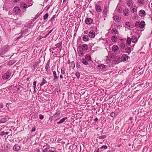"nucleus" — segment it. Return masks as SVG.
Here are the masks:
<instances>
[{
    "instance_id": "obj_12",
    "label": "nucleus",
    "mask_w": 152,
    "mask_h": 152,
    "mask_svg": "<svg viewBox=\"0 0 152 152\" xmlns=\"http://www.w3.org/2000/svg\"><path fill=\"white\" fill-rule=\"evenodd\" d=\"M20 149V147L17 144H16L13 147L14 150L18 151Z\"/></svg>"
},
{
    "instance_id": "obj_22",
    "label": "nucleus",
    "mask_w": 152,
    "mask_h": 152,
    "mask_svg": "<svg viewBox=\"0 0 152 152\" xmlns=\"http://www.w3.org/2000/svg\"><path fill=\"white\" fill-rule=\"evenodd\" d=\"M84 58L86 59V61H87L88 62L91 61V60L90 55L89 54H86Z\"/></svg>"
},
{
    "instance_id": "obj_51",
    "label": "nucleus",
    "mask_w": 152,
    "mask_h": 152,
    "mask_svg": "<svg viewBox=\"0 0 152 152\" xmlns=\"http://www.w3.org/2000/svg\"><path fill=\"white\" fill-rule=\"evenodd\" d=\"M39 16L37 15L32 20V21H34L36 19H37L38 17H39Z\"/></svg>"
},
{
    "instance_id": "obj_59",
    "label": "nucleus",
    "mask_w": 152,
    "mask_h": 152,
    "mask_svg": "<svg viewBox=\"0 0 152 152\" xmlns=\"http://www.w3.org/2000/svg\"><path fill=\"white\" fill-rule=\"evenodd\" d=\"M25 33H27L28 32V29H26V30L25 29Z\"/></svg>"
},
{
    "instance_id": "obj_53",
    "label": "nucleus",
    "mask_w": 152,
    "mask_h": 152,
    "mask_svg": "<svg viewBox=\"0 0 152 152\" xmlns=\"http://www.w3.org/2000/svg\"><path fill=\"white\" fill-rule=\"evenodd\" d=\"M133 119V118L132 117H130L129 119V120H128V122H129V121H132V120ZM131 123H132V121H131L130 122Z\"/></svg>"
},
{
    "instance_id": "obj_9",
    "label": "nucleus",
    "mask_w": 152,
    "mask_h": 152,
    "mask_svg": "<svg viewBox=\"0 0 152 152\" xmlns=\"http://www.w3.org/2000/svg\"><path fill=\"white\" fill-rule=\"evenodd\" d=\"M95 8L96 11L98 12H102V9L101 8V6L99 4H96L95 5Z\"/></svg>"
},
{
    "instance_id": "obj_25",
    "label": "nucleus",
    "mask_w": 152,
    "mask_h": 152,
    "mask_svg": "<svg viewBox=\"0 0 152 152\" xmlns=\"http://www.w3.org/2000/svg\"><path fill=\"white\" fill-rule=\"evenodd\" d=\"M85 53L84 52L79 50L78 54L80 57H82L83 56Z\"/></svg>"
},
{
    "instance_id": "obj_15",
    "label": "nucleus",
    "mask_w": 152,
    "mask_h": 152,
    "mask_svg": "<svg viewBox=\"0 0 152 152\" xmlns=\"http://www.w3.org/2000/svg\"><path fill=\"white\" fill-rule=\"evenodd\" d=\"M32 22V21L28 22L27 23L26 26L28 28H32L34 26V25H31L33 23Z\"/></svg>"
},
{
    "instance_id": "obj_20",
    "label": "nucleus",
    "mask_w": 152,
    "mask_h": 152,
    "mask_svg": "<svg viewBox=\"0 0 152 152\" xmlns=\"http://www.w3.org/2000/svg\"><path fill=\"white\" fill-rule=\"evenodd\" d=\"M53 80L55 81L57 80L58 78V77L57 76L56 72L55 71H53Z\"/></svg>"
},
{
    "instance_id": "obj_45",
    "label": "nucleus",
    "mask_w": 152,
    "mask_h": 152,
    "mask_svg": "<svg viewBox=\"0 0 152 152\" xmlns=\"http://www.w3.org/2000/svg\"><path fill=\"white\" fill-rule=\"evenodd\" d=\"M30 6V5H28L26 4H24L22 6V7L24 8H27Z\"/></svg>"
},
{
    "instance_id": "obj_28",
    "label": "nucleus",
    "mask_w": 152,
    "mask_h": 152,
    "mask_svg": "<svg viewBox=\"0 0 152 152\" xmlns=\"http://www.w3.org/2000/svg\"><path fill=\"white\" fill-rule=\"evenodd\" d=\"M107 11V6L106 5H105L104 6V10L103 11V14L106 15Z\"/></svg>"
},
{
    "instance_id": "obj_58",
    "label": "nucleus",
    "mask_w": 152,
    "mask_h": 152,
    "mask_svg": "<svg viewBox=\"0 0 152 152\" xmlns=\"http://www.w3.org/2000/svg\"><path fill=\"white\" fill-rule=\"evenodd\" d=\"M50 6H47L46 7L47 8V10H48L50 8Z\"/></svg>"
},
{
    "instance_id": "obj_50",
    "label": "nucleus",
    "mask_w": 152,
    "mask_h": 152,
    "mask_svg": "<svg viewBox=\"0 0 152 152\" xmlns=\"http://www.w3.org/2000/svg\"><path fill=\"white\" fill-rule=\"evenodd\" d=\"M37 84V82L36 81H34L33 83V85L34 86V87L35 88L36 87V85Z\"/></svg>"
},
{
    "instance_id": "obj_40",
    "label": "nucleus",
    "mask_w": 152,
    "mask_h": 152,
    "mask_svg": "<svg viewBox=\"0 0 152 152\" xmlns=\"http://www.w3.org/2000/svg\"><path fill=\"white\" fill-rule=\"evenodd\" d=\"M56 17V15H53L52 17L51 18V19L50 20H49L48 22L49 23L51 21H53L54 20V18Z\"/></svg>"
},
{
    "instance_id": "obj_62",
    "label": "nucleus",
    "mask_w": 152,
    "mask_h": 152,
    "mask_svg": "<svg viewBox=\"0 0 152 152\" xmlns=\"http://www.w3.org/2000/svg\"><path fill=\"white\" fill-rule=\"evenodd\" d=\"M49 35H48V34H47L46 35H45L44 37V38H45L46 37H47Z\"/></svg>"
},
{
    "instance_id": "obj_55",
    "label": "nucleus",
    "mask_w": 152,
    "mask_h": 152,
    "mask_svg": "<svg viewBox=\"0 0 152 152\" xmlns=\"http://www.w3.org/2000/svg\"><path fill=\"white\" fill-rule=\"evenodd\" d=\"M99 148L96 149H95L94 152H99Z\"/></svg>"
},
{
    "instance_id": "obj_29",
    "label": "nucleus",
    "mask_w": 152,
    "mask_h": 152,
    "mask_svg": "<svg viewBox=\"0 0 152 152\" xmlns=\"http://www.w3.org/2000/svg\"><path fill=\"white\" fill-rule=\"evenodd\" d=\"M112 33L113 34H118V32L116 29L115 28H113L112 30Z\"/></svg>"
},
{
    "instance_id": "obj_61",
    "label": "nucleus",
    "mask_w": 152,
    "mask_h": 152,
    "mask_svg": "<svg viewBox=\"0 0 152 152\" xmlns=\"http://www.w3.org/2000/svg\"><path fill=\"white\" fill-rule=\"evenodd\" d=\"M21 37V36H19V37H17L16 38V39L17 40H18V39H20Z\"/></svg>"
},
{
    "instance_id": "obj_27",
    "label": "nucleus",
    "mask_w": 152,
    "mask_h": 152,
    "mask_svg": "<svg viewBox=\"0 0 152 152\" xmlns=\"http://www.w3.org/2000/svg\"><path fill=\"white\" fill-rule=\"evenodd\" d=\"M69 67L72 69H74L75 67V64L74 61H72L69 65Z\"/></svg>"
},
{
    "instance_id": "obj_5",
    "label": "nucleus",
    "mask_w": 152,
    "mask_h": 152,
    "mask_svg": "<svg viewBox=\"0 0 152 152\" xmlns=\"http://www.w3.org/2000/svg\"><path fill=\"white\" fill-rule=\"evenodd\" d=\"M106 66L104 64H101L98 65L97 66V69L99 70L100 71H106Z\"/></svg>"
},
{
    "instance_id": "obj_46",
    "label": "nucleus",
    "mask_w": 152,
    "mask_h": 152,
    "mask_svg": "<svg viewBox=\"0 0 152 152\" xmlns=\"http://www.w3.org/2000/svg\"><path fill=\"white\" fill-rule=\"evenodd\" d=\"M107 148V147L106 145H104L102 146L100 148L101 149H106Z\"/></svg>"
},
{
    "instance_id": "obj_21",
    "label": "nucleus",
    "mask_w": 152,
    "mask_h": 152,
    "mask_svg": "<svg viewBox=\"0 0 152 152\" xmlns=\"http://www.w3.org/2000/svg\"><path fill=\"white\" fill-rule=\"evenodd\" d=\"M113 19L116 22H118L120 20V18L119 17V15H115L114 16Z\"/></svg>"
},
{
    "instance_id": "obj_13",
    "label": "nucleus",
    "mask_w": 152,
    "mask_h": 152,
    "mask_svg": "<svg viewBox=\"0 0 152 152\" xmlns=\"http://www.w3.org/2000/svg\"><path fill=\"white\" fill-rule=\"evenodd\" d=\"M11 75V72L10 70L8 71L5 74V79H8L10 76Z\"/></svg>"
},
{
    "instance_id": "obj_31",
    "label": "nucleus",
    "mask_w": 152,
    "mask_h": 152,
    "mask_svg": "<svg viewBox=\"0 0 152 152\" xmlns=\"http://www.w3.org/2000/svg\"><path fill=\"white\" fill-rule=\"evenodd\" d=\"M83 39L84 41H88V37L87 35H84L83 37Z\"/></svg>"
},
{
    "instance_id": "obj_14",
    "label": "nucleus",
    "mask_w": 152,
    "mask_h": 152,
    "mask_svg": "<svg viewBox=\"0 0 152 152\" xmlns=\"http://www.w3.org/2000/svg\"><path fill=\"white\" fill-rule=\"evenodd\" d=\"M139 15L140 16L143 17L145 15L146 13L144 10H140L139 12Z\"/></svg>"
},
{
    "instance_id": "obj_1",
    "label": "nucleus",
    "mask_w": 152,
    "mask_h": 152,
    "mask_svg": "<svg viewBox=\"0 0 152 152\" xmlns=\"http://www.w3.org/2000/svg\"><path fill=\"white\" fill-rule=\"evenodd\" d=\"M120 58H115L111 56H107V59L106 60V62L107 64L112 62L113 64H118L119 63L121 62Z\"/></svg>"
},
{
    "instance_id": "obj_37",
    "label": "nucleus",
    "mask_w": 152,
    "mask_h": 152,
    "mask_svg": "<svg viewBox=\"0 0 152 152\" xmlns=\"http://www.w3.org/2000/svg\"><path fill=\"white\" fill-rule=\"evenodd\" d=\"M61 114L60 111L59 110L57 111L54 115L55 117H57L59 116Z\"/></svg>"
},
{
    "instance_id": "obj_56",
    "label": "nucleus",
    "mask_w": 152,
    "mask_h": 152,
    "mask_svg": "<svg viewBox=\"0 0 152 152\" xmlns=\"http://www.w3.org/2000/svg\"><path fill=\"white\" fill-rule=\"evenodd\" d=\"M94 121L95 122H97L98 121V118H96L94 120Z\"/></svg>"
},
{
    "instance_id": "obj_24",
    "label": "nucleus",
    "mask_w": 152,
    "mask_h": 152,
    "mask_svg": "<svg viewBox=\"0 0 152 152\" xmlns=\"http://www.w3.org/2000/svg\"><path fill=\"white\" fill-rule=\"evenodd\" d=\"M82 62L84 64L86 65L88 64V62L87 61H86V59L83 58L81 60Z\"/></svg>"
},
{
    "instance_id": "obj_6",
    "label": "nucleus",
    "mask_w": 152,
    "mask_h": 152,
    "mask_svg": "<svg viewBox=\"0 0 152 152\" xmlns=\"http://www.w3.org/2000/svg\"><path fill=\"white\" fill-rule=\"evenodd\" d=\"M88 49V46L85 44H83L82 45L79 47V50L85 52Z\"/></svg>"
},
{
    "instance_id": "obj_33",
    "label": "nucleus",
    "mask_w": 152,
    "mask_h": 152,
    "mask_svg": "<svg viewBox=\"0 0 152 152\" xmlns=\"http://www.w3.org/2000/svg\"><path fill=\"white\" fill-rule=\"evenodd\" d=\"M46 83H47V81L44 78H43L42 82L40 85V87L42 86L45 84Z\"/></svg>"
},
{
    "instance_id": "obj_16",
    "label": "nucleus",
    "mask_w": 152,
    "mask_h": 152,
    "mask_svg": "<svg viewBox=\"0 0 152 152\" xmlns=\"http://www.w3.org/2000/svg\"><path fill=\"white\" fill-rule=\"evenodd\" d=\"M119 49V48L117 45H114L112 47V50L114 52H116Z\"/></svg>"
},
{
    "instance_id": "obj_60",
    "label": "nucleus",
    "mask_w": 152,
    "mask_h": 152,
    "mask_svg": "<svg viewBox=\"0 0 152 152\" xmlns=\"http://www.w3.org/2000/svg\"><path fill=\"white\" fill-rule=\"evenodd\" d=\"M71 62L69 60H68L67 61V63L69 64H70Z\"/></svg>"
},
{
    "instance_id": "obj_63",
    "label": "nucleus",
    "mask_w": 152,
    "mask_h": 152,
    "mask_svg": "<svg viewBox=\"0 0 152 152\" xmlns=\"http://www.w3.org/2000/svg\"><path fill=\"white\" fill-rule=\"evenodd\" d=\"M60 78L62 79V78H63V76L62 75H60Z\"/></svg>"
},
{
    "instance_id": "obj_41",
    "label": "nucleus",
    "mask_w": 152,
    "mask_h": 152,
    "mask_svg": "<svg viewBox=\"0 0 152 152\" xmlns=\"http://www.w3.org/2000/svg\"><path fill=\"white\" fill-rule=\"evenodd\" d=\"M49 15V14L48 13H46L44 16L43 17V19L44 20H45L48 17Z\"/></svg>"
},
{
    "instance_id": "obj_38",
    "label": "nucleus",
    "mask_w": 152,
    "mask_h": 152,
    "mask_svg": "<svg viewBox=\"0 0 152 152\" xmlns=\"http://www.w3.org/2000/svg\"><path fill=\"white\" fill-rule=\"evenodd\" d=\"M145 2L144 0H138V4H143Z\"/></svg>"
},
{
    "instance_id": "obj_52",
    "label": "nucleus",
    "mask_w": 152,
    "mask_h": 152,
    "mask_svg": "<svg viewBox=\"0 0 152 152\" xmlns=\"http://www.w3.org/2000/svg\"><path fill=\"white\" fill-rule=\"evenodd\" d=\"M35 130H36V128L35 126H34L33 127H32L31 130V132H34L35 131Z\"/></svg>"
},
{
    "instance_id": "obj_17",
    "label": "nucleus",
    "mask_w": 152,
    "mask_h": 152,
    "mask_svg": "<svg viewBox=\"0 0 152 152\" xmlns=\"http://www.w3.org/2000/svg\"><path fill=\"white\" fill-rule=\"evenodd\" d=\"M129 10L127 9H125L123 11L124 15L125 16H128L129 15Z\"/></svg>"
},
{
    "instance_id": "obj_42",
    "label": "nucleus",
    "mask_w": 152,
    "mask_h": 152,
    "mask_svg": "<svg viewBox=\"0 0 152 152\" xmlns=\"http://www.w3.org/2000/svg\"><path fill=\"white\" fill-rule=\"evenodd\" d=\"M75 75H76V76L77 77V78L78 79H79L80 78V73L79 72H76L75 73Z\"/></svg>"
},
{
    "instance_id": "obj_34",
    "label": "nucleus",
    "mask_w": 152,
    "mask_h": 152,
    "mask_svg": "<svg viewBox=\"0 0 152 152\" xmlns=\"http://www.w3.org/2000/svg\"><path fill=\"white\" fill-rule=\"evenodd\" d=\"M9 133V132H5L4 131H2L0 133V135L3 136L5 134L7 135Z\"/></svg>"
},
{
    "instance_id": "obj_4",
    "label": "nucleus",
    "mask_w": 152,
    "mask_h": 152,
    "mask_svg": "<svg viewBox=\"0 0 152 152\" xmlns=\"http://www.w3.org/2000/svg\"><path fill=\"white\" fill-rule=\"evenodd\" d=\"M13 13L15 15H19L21 12V10L18 7H15L13 9Z\"/></svg>"
},
{
    "instance_id": "obj_23",
    "label": "nucleus",
    "mask_w": 152,
    "mask_h": 152,
    "mask_svg": "<svg viewBox=\"0 0 152 152\" xmlns=\"http://www.w3.org/2000/svg\"><path fill=\"white\" fill-rule=\"evenodd\" d=\"M131 51V50L130 48L128 47L126 48L125 49V51H124L125 53H128L129 54Z\"/></svg>"
},
{
    "instance_id": "obj_39",
    "label": "nucleus",
    "mask_w": 152,
    "mask_h": 152,
    "mask_svg": "<svg viewBox=\"0 0 152 152\" xmlns=\"http://www.w3.org/2000/svg\"><path fill=\"white\" fill-rule=\"evenodd\" d=\"M107 137V135H104L99 136V139H102L106 138Z\"/></svg>"
},
{
    "instance_id": "obj_8",
    "label": "nucleus",
    "mask_w": 152,
    "mask_h": 152,
    "mask_svg": "<svg viewBox=\"0 0 152 152\" xmlns=\"http://www.w3.org/2000/svg\"><path fill=\"white\" fill-rule=\"evenodd\" d=\"M129 58V57L127 55L124 54L122 55L120 59H121L123 61H127Z\"/></svg>"
},
{
    "instance_id": "obj_11",
    "label": "nucleus",
    "mask_w": 152,
    "mask_h": 152,
    "mask_svg": "<svg viewBox=\"0 0 152 152\" xmlns=\"http://www.w3.org/2000/svg\"><path fill=\"white\" fill-rule=\"evenodd\" d=\"M95 34L94 31H91L88 33L89 37L91 38H94L95 37Z\"/></svg>"
},
{
    "instance_id": "obj_2",
    "label": "nucleus",
    "mask_w": 152,
    "mask_h": 152,
    "mask_svg": "<svg viewBox=\"0 0 152 152\" xmlns=\"http://www.w3.org/2000/svg\"><path fill=\"white\" fill-rule=\"evenodd\" d=\"M138 39L135 36H132L131 38L129 37H128L127 39V42L128 44H130L131 42L133 43H136L137 42Z\"/></svg>"
},
{
    "instance_id": "obj_36",
    "label": "nucleus",
    "mask_w": 152,
    "mask_h": 152,
    "mask_svg": "<svg viewBox=\"0 0 152 152\" xmlns=\"http://www.w3.org/2000/svg\"><path fill=\"white\" fill-rule=\"evenodd\" d=\"M62 41H61V42H60L59 43H58L57 44H56L55 45V46H56V47H55V48H56L57 47H58V48H60L61 46L62 45Z\"/></svg>"
},
{
    "instance_id": "obj_10",
    "label": "nucleus",
    "mask_w": 152,
    "mask_h": 152,
    "mask_svg": "<svg viewBox=\"0 0 152 152\" xmlns=\"http://www.w3.org/2000/svg\"><path fill=\"white\" fill-rule=\"evenodd\" d=\"M47 147L45 148H44L43 151V152H55L56 151H52L50 149V148L49 147V145L48 146L47 145Z\"/></svg>"
},
{
    "instance_id": "obj_35",
    "label": "nucleus",
    "mask_w": 152,
    "mask_h": 152,
    "mask_svg": "<svg viewBox=\"0 0 152 152\" xmlns=\"http://www.w3.org/2000/svg\"><path fill=\"white\" fill-rule=\"evenodd\" d=\"M117 39V38L115 36H113L111 37V40L113 42H115Z\"/></svg>"
},
{
    "instance_id": "obj_48",
    "label": "nucleus",
    "mask_w": 152,
    "mask_h": 152,
    "mask_svg": "<svg viewBox=\"0 0 152 152\" xmlns=\"http://www.w3.org/2000/svg\"><path fill=\"white\" fill-rule=\"evenodd\" d=\"M137 15V13H134V15H133L132 17V18L134 19H135L136 18Z\"/></svg>"
},
{
    "instance_id": "obj_47",
    "label": "nucleus",
    "mask_w": 152,
    "mask_h": 152,
    "mask_svg": "<svg viewBox=\"0 0 152 152\" xmlns=\"http://www.w3.org/2000/svg\"><path fill=\"white\" fill-rule=\"evenodd\" d=\"M121 46L122 49H124L125 47V44L123 43H122L121 45Z\"/></svg>"
},
{
    "instance_id": "obj_49",
    "label": "nucleus",
    "mask_w": 152,
    "mask_h": 152,
    "mask_svg": "<svg viewBox=\"0 0 152 152\" xmlns=\"http://www.w3.org/2000/svg\"><path fill=\"white\" fill-rule=\"evenodd\" d=\"M39 118L41 120H42L44 118V116L43 115L40 114L39 115Z\"/></svg>"
},
{
    "instance_id": "obj_64",
    "label": "nucleus",
    "mask_w": 152,
    "mask_h": 152,
    "mask_svg": "<svg viewBox=\"0 0 152 152\" xmlns=\"http://www.w3.org/2000/svg\"><path fill=\"white\" fill-rule=\"evenodd\" d=\"M3 107V105H0V108H2Z\"/></svg>"
},
{
    "instance_id": "obj_19",
    "label": "nucleus",
    "mask_w": 152,
    "mask_h": 152,
    "mask_svg": "<svg viewBox=\"0 0 152 152\" xmlns=\"http://www.w3.org/2000/svg\"><path fill=\"white\" fill-rule=\"evenodd\" d=\"M50 62V61H49L47 63L46 66H45V71L47 72H48L50 70V67L49 65V63Z\"/></svg>"
},
{
    "instance_id": "obj_54",
    "label": "nucleus",
    "mask_w": 152,
    "mask_h": 152,
    "mask_svg": "<svg viewBox=\"0 0 152 152\" xmlns=\"http://www.w3.org/2000/svg\"><path fill=\"white\" fill-rule=\"evenodd\" d=\"M126 25L127 26H130V23L129 22H126Z\"/></svg>"
},
{
    "instance_id": "obj_7",
    "label": "nucleus",
    "mask_w": 152,
    "mask_h": 152,
    "mask_svg": "<svg viewBox=\"0 0 152 152\" xmlns=\"http://www.w3.org/2000/svg\"><path fill=\"white\" fill-rule=\"evenodd\" d=\"M85 23L88 25H90L92 24H94L93 20L90 18H87L86 19L85 21Z\"/></svg>"
},
{
    "instance_id": "obj_18",
    "label": "nucleus",
    "mask_w": 152,
    "mask_h": 152,
    "mask_svg": "<svg viewBox=\"0 0 152 152\" xmlns=\"http://www.w3.org/2000/svg\"><path fill=\"white\" fill-rule=\"evenodd\" d=\"M66 117H65L63 118L62 119H61L58 122L57 124H61L64 122L67 119Z\"/></svg>"
},
{
    "instance_id": "obj_3",
    "label": "nucleus",
    "mask_w": 152,
    "mask_h": 152,
    "mask_svg": "<svg viewBox=\"0 0 152 152\" xmlns=\"http://www.w3.org/2000/svg\"><path fill=\"white\" fill-rule=\"evenodd\" d=\"M145 24L143 20H142L141 22H137L135 24V26L137 28H140L142 29L145 26Z\"/></svg>"
},
{
    "instance_id": "obj_32",
    "label": "nucleus",
    "mask_w": 152,
    "mask_h": 152,
    "mask_svg": "<svg viewBox=\"0 0 152 152\" xmlns=\"http://www.w3.org/2000/svg\"><path fill=\"white\" fill-rule=\"evenodd\" d=\"M7 121V119L5 118H1L0 120V123H4Z\"/></svg>"
},
{
    "instance_id": "obj_57",
    "label": "nucleus",
    "mask_w": 152,
    "mask_h": 152,
    "mask_svg": "<svg viewBox=\"0 0 152 152\" xmlns=\"http://www.w3.org/2000/svg\"><path fill=\"white\" fill-rule=\"evenodd\" d=\"M53 31V29H52L49 31V33H48V35H49V34H50V33H51Z\"/></svg>"
},
{
    "instance_id": "obj_44",
    "label": "nucleus",
    "mask_w": 152,
    "mask_h": 152,
    "mask_svg": "<svg viewBox=\"0 0 152 152\" xmlns=\"http://www.w3.org/2000/svg\"><path fill=\"white\" fill-rule=\"evenodd\" d=\"M110 116L113 118H115L116 116L114 112L111 113L110 114Z\"/></svg>"
},
{
    "instance_id": "obj_43",
    "label": "nucleus",
    "mask_w": 152,
    "mask_h": 152,
    "mask_svg": "<svg viewBox=\"0 0 152 152\" xmlns=\"http://www.w3.org/2000/svg\"><path fill=\"white\" fill-rule=\"evenodd\" d=\"M61 72L62 74L64 75L65 74V69L63 67L61 69Z\"/></svg>"
},
{
    "instance_id": "obj_30",
    "label": "nucleus",
    "mask_w": 152,
    "mask_h": 152,
    "mask_svg": "<svg viewBox=\"0 0 152 152\" xmlns=\"http://www.w3.org/2000/svg\"><path fill=\"white\" fill-rule=\"evenodd\" d=\"M127 5L128 7H131L133 5L132 1V0H129L127 2Z\"/></svg>"
},
{
    "instance_id": "obj_26",
    "label": "nucleus",
    "mask_w": 152,
    "mask_h": 152,
    "mask_svg": "<svg viewBox=\"0 0 152 152\" xmlns=\"http://www.w3.org/2000/svg\"><path fill=\"white\" fill-rule=\"evenodd\" d=\"M137 8L136 7L134 8H131V12L133 13H137Z\"/></svg>"
}]
</instances>
